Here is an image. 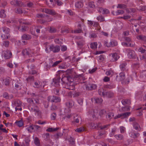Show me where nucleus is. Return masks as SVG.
Here are the masks:
<instances>
[{"instance_id": "1", "label": "nucleus", "mask_w": 146, "mask_h": 146, "mask_svg": "<svg viewBox=\"0 0 146 146\" xmlns=\"http://www.w3.org/2000/svg\"><path fill=\"white\" fill-rule=\"evenodd\" d=\"M3 33L1 36L2 38L4 39H6L8 38L9 36V29L8 28L5 27L3 28Z\"/></svg>"}, {"instance_id": "2", "label": "nucleus", "mask_w": 146, "mask_h": 146, "mask_svg": "<svg viewBox=\"0 0 146 146\" xmlns=\"http://www.w3.org/2000/svg\"><path fill=\"white\" fill-rule=\"evenodd\" d=\"M49 49L51 51H52L53 53H56L59 52L60 50V48L58 45H54L52 44L49 46Z\"/></svg>"}, {"instance_id": "3", "label": "nucleus", "mask_w": 146, "mask_h": 146, "mask_svg": "<svg viewBox=\"0 0 146 146\" xmlns=\"http://www.w3.org/2000/svg\"><path fill=\"white\" fill-rule=\"evenodd\" d=\"M27 101L29 103L31 104L37 105L39 103V100L37 97L35 98H29L27 99Z\"/></svg>"}, {"instance_id": "4", "label": "nucleus", "mask_w": 146, "mask_h": 146, "mask_svg": "<svg viewBox=\"0 0 146 146\" xmlns=\"http://www.w3.org/2000/svg\"><path fill=\"white\" fill-rule=\"evenodd\" d=\"M42 12H44L47 14L50 15H54L57 14L55 11L53 9H42Z\"/></svg>"}, {"instance_id": "5", "label": "nucleus", "mask_w": 146, "mask_h": 146, "mask_svg": "<svg viewBox=\"0 0 146 146\" xmlns=\"http://www.w3.org/2000/svg\"><path fill=\"white\" fill-rule=\"evenodd\" d=\"M11 5L15 6V7H22L24 5L23 3L20 1L13 0L11 2Z\"/></svg>"}, {"instance_id": "6", "label": "nucleus", "mask_w": 146, "mask_h": 146, "mask_svg": "<svg viewBox=\"0 0 146 146\" xmlns=\"http://www.w3.org/2000/svg\"><path fill=\"white\" fill-rule=\"evenodd\" d=\"M85 86L86 88V90H92L96 88L97 86L94 84H89L87 85H85Z\"/></svg>"}, {"instance_id": "7", "label": "nucleus", "mask_w": 146, "mask_h": 146, "mask_svg": "<svg viewBox=\"0 0 146 146\" xmlns=\"http://www.w3.org/2000/svg\"><path fill=\"white\" fill-rule=\"evenodd\" d=\"M65 86L66 88L69 90H74L75 88L74 85L72 82H68L65 84Z\"/></svg>"}, {"instance_id": "8", "label": "nucleus", "mask_w": 146, "mask_h": 146, "mask_svg": "<svg viewBox=\"0 0 146 146\" xmlns=\"http://www.w3.org/2000/svg\"><path fill=\"white\" fill-rule=\"evenodd\" d=\"M125 74L124 72H121L116 77V79L118 81H122L125 78Z\"/></svg>"}, {"instance_id": "9", "label": "nucleus", "mask_w": 146, "mask_h": 146, "mask_svg": "<svg viewBox=\"0 0 146 146\" xmlns=\"http://www.w3.org/2000/svg\"><path fill=\"white\" fill-rule=\"evenodd\" d=\"M127 52L128 53V55L130 58H133L135 57V53L134 51L129 49L127 50Z\"/></svg>"}, {"instance_id": "10", "label": "nucleus", "mask_w": 146, "mask_h": 146, "mask_svg": "<svg viewBox=\"0 0 146 146\" xmlns=\"http://www.w3.org/2000/svg\"><path fill=\"white\" fill-rule=\"evenodd\" d=\"M31 50L29 49H26L23 50L22 54L23 55L28 56L29 57L32 56L31 54Z\"/></svg>"}, {"instance_id": "11", "label": "nucleus", "mask_w": 146, "mask_h": 146, "mask_svg": "<svg viewBox=\"0 0 146 146\" xmlns=\"http://www.w3.org/2000/svg\"><path fill=\"white\" fill-rule=\"evenodd\" d=\"M62 135V133L58 132L53 135L52 136V138L54 139L56 141V142L58 140L59 138L61 137Z\"/></svg>"}, {"instance_id": "12", "label": "nucleus", "mask_w": 146, "mask_h": 146, "mask_svg": "<svg viewBox=\"0 0 146 146\" xmlns=\"http://www.w3.org/2000/svg\"><path fill=\"white\" fill-rule=\"evenodd\" d=\"M12 104L16 106V107H20L21 105V102L19 100H16L12 102Z\"/></svg>"}, {"instance_id": "13", "label": "nucleus", "mask_w": 146, "mask_h": 146, "mask_svg": "<svg viewBox=\"0 0 146 146\" xmlns=\"http://www.w3.org/2000/svg\"><path fill=\"white\" fill-rule=\"evenodd\" d=\"M106 91V90L102 88H100L99 89L98 91L99 94L101 96L103 97L105 96V94Z\"/></svg>"}, {"instance_id": "14", "label": "nucleus", "mask_w": 146, "mask_h": 146, "mask_svg": "<svg viewBox=\"0 0 146 146\" xmlns=\"http://www.w3.org/2000/svg\"><path fill=\"white\" fill-rule=\"evenodd\" d=\"M91 100L92 102L97 104H100L103 101L102 99L98 98H92Z\"/></svg>"}, {"instance_id": "15", "label": "nucleus", "mask_w": 146, "mask_h": 146, "mask_svg": "<svg viewBox=\"0 0 146 146\" xmlns=\"http://www.w3.org/2000/svg\"><path fill=\"white\" fill-rule=\"evenodd\" d=\"M117 42L115 40L111 41L109 43L108 45H107L108 47H113L117 46Z\"/></svg>"}, {"instance_id": "16", "label": "nucleus", "mask_w": 146, "mask_h": 146, "mask_svg": "<svg viewBox=\"0 0 146 146\" xmlns=\"http://www.w3.org/2000/svg\"><path fill=\"white\" fill-rule=\"evenodd\" d=\"M21 38L23 39L28 40L31 38V36L28 34H25L23 35Z\"/></svg>"}, {"instance_id": "17", "label": "nucleus", "mask_w": 146, "mask_h": 146, "mask_svg": "<svg viewBox=\"0 0 146 146\" xmlns=\"http://www.w3.org/2000/svg\"><path fill=\"white\" fill-rule=\"evenodd\" d=\"M9 53L8 50L4 51L3 52L2 56L5 59H8L9 58Z\"/></svg>"}, {"instance_id": "18", "label": "nucleus", "mask_w": 146, "mask_h": 146, "mask_svg": "<svg viewBox=\"0 0 146 146\" xmlns=\"http://www.w3.org/2000/svg\"><path fill=\"white\" fill-rule=\"evenodd\" d=\"M60 78L58 77L57 78H54L53 79V82L54 86L56 87L59 86V81Z\"/></svg>"}, {"instance_id": "19", "label": "nucleus", "mask_w": 146, "mask_h": 146, "mask_svg": "<svg viewBox=\"0 0 146 146\" xmlns=\"http://www.w3.org/2000/svg\"><path fill=\"white\" fill-rule=\"evenodd\" d=\"M133 126L134 128L136 130H140L141 127L140 125L136 122H134L133 123Z\"/></svg>"}, {"instance_id": "20", "label": "nucleus", "mask_w": 146, "mask_h": 146, "mask_svg": "<svg viewBox=\"0 0 146 146\" xmlns=\"http://www.w3.org/2000/svg\"><path fill=\"white\" fill-rule=\"evenodd\" d=\"M137 39L144 41H146V36L143 35H139L136 36Z\"/></svg>"}, {"instance_id": "21", "label": "nucleus", "mask_w": 146, "mask_h": 146, "mask_svg": "<svg viewBox=\"0 0 146 146\" xmlns=\"http://www.w3.org/2000/svg\"><path fill=\"white\" fill-rule=\"evenodd\" d=\"M126 65L127 64L126 63H123L120 64L119 66L121 70L124 71L127 70Z\"/></svg>"}, {"instance_id": "22", "label": "nucleus", "mask_w": 146, "mask_h": 146, "mask_svg": "<svg viewBox=\"0 0 146 146\" xmlns=\"http://www.w3.org/2000/svg\"><path fill=\"white\" fill-rule=\"evenodd\" d=\"M121 102L124 105H125L127 104L130 105L131 103L130 100L127 99L122 100Z\"/></svg>"}, {"instance_id": "23", "label": "nucleus", "mask_w": 146, "mask_h": 146, "mask_svg": "<svg viewBox=\"0 0 146 146\" xmlns=\"http://www.w3.org/2000/svg\"><path fill=\"white\" fill-rule=\"evenodd\" d=\"M114 113L113 112H109L106 115V118L110 120L114 116Z\"/></svg>"}, {"instance_id": "24", "label": "nucleus", "mask_w": 146, "mask_h": 146, "mask_svg": "<svg viewBox=\"0 0 146 146\" xmlns=\"http://www.w3.org/2000/svg\"><path fill=\"white\" fill-rule=\"evenodd\" d=\"M3 84L6 86H8L9 84V77H7L4 78L3 80Z\"/></svg>"}, {"instance_id": "25", "label": "nucleus", "mask_w": 146, "mask_h": 146, "mask_svg": "<svg viewBox=\"0 0 146 146\" xmlns=\"http://www.w3.org/2000/svg\"><path fill=\"white\" fill-rule=\"evenodd\" d=\"M139 133L132 132H131V137L133 138H136L139 136Z\"/></svg>"}, {"instance_id": "26", "label": "nucleus", "mask_w": 146, "mask_h": 146, "mask_svg": "<svg viewBox=\"0 0 146 146\" xmlns=\"http://www.w3.org/2000/svg\"><path fill=\"white\" fill-rule=\"evenodd\" d=\"M79 24L78 26V28H80L81 29L82 26L84 27V28H83L84 29V30L85 31V32H86L87 31V30L85 29V27L84 25L83 22V21H80L78 23Z\"/></svg>"}, {"instance_id": "27", "label": "nucleus", "mask_w": 146, "mask_h": 146, "mask_svg": "<svg viewBox=\"0 0 146 146\" xmlns=\"http://www.w3.org/2000/svg\"><path fill=\"white\" fill-rule=\"evenodd\" d=\"M72 102H73L71 100L67 102L66 103V106L68 108H72L73 105Z\"/></svg>"}, {"instance_id": "28", "label": "nucleus", "mask_w": 146, "mask_h": 146, "mask_svg": "<svg viewBox=\"0 0 146 146\" xmlns=\"http://www.w3.org/2000/svg\"><path fill=\"white\" fill-rule=\"evenodd\" d=\"M83 6L82 3L80 1H78L75 3V6L76 7L80 8L82 7Z\"/></svg>"}, {"instance_id": "29", "label": "nucleus", "mask_w": 146, "mask_h": 146, "mask_svg": "<svg viewBox=\"0 0 146 146\" xmlns=\"http://www.w3.org/2000/svg\"><path fill=\"white\" fill-rule=\"evenodd\" d=\"M42 136L44 140L46 141L50 139L49 134L48 133L43 134Z\"/></svg>"}, {"instance_id": "30", "label": "nucleus", "mask_w": 146, "mask_h": 146, "mask_svg": "<svg viewBox=\"0 0 146 146\" xmlns=\"http://www.w3.org/2000/svg\"><path fill=\"white\" fill-rule=\"evenodd\" d=\"M114 96L113 93L111 92H106L105 96L109 98L112 97Z\"/></svg>"}, {"instance_id": "31", "label": "nucleus", "mask_w": 146, "mask_h": 146, "mask_svg": "<svg viewBox=\"0 0 146 146\" xmlns=\"http://www.w3.org/2000/svg\"><path fill=\"white\" fill-rule=\"evenodd\" d=\"M104 87L105 88H108L111 89L114 88L115 87V85L113 84H110L105 85Z\"/></svg>"}, {"instance_id": "32", "label": "nucleus", "mask_w": 146, "mask_h": 146, "mask_svg": "<svg viewBox=\"0 0 146 146\" xmlns=\"http://www.w3.org/2000/svg\"><path fill=\"white\" fill-rule=\"evenodd\" d=\"M61 100V98L60 97L54 96L53 102H59Z\"/></svg>"}, {"instance_id": "33", "label": "nucleus", "mask_w": 146, "mask_h": 146, "mask_svg": "<svg viewBox=\"0 0 146 146\" xmlns=\"http://www.w3.org/2000/svg\"><path fill=\"white\" fill-rule=\"evenodd\" d=\"M100 123H99L97 125V127H99L101 129H103L107 128L110 125H104L102 126L100 125Z\"/></svg>"}, {"instance_id": "34", "label": "nucleus", "mask_w": 146, "mask_h": 146, "mask_svg": "<svg viewBox=\"0 0 146 146\" xmlns=\"http://www.w3.org/2000/svg\"><path fill=\"white\" fill-rule=\"evenodd\" d=\"M69 78L66 76H64L61 79V80L62 81L63 83L65 84L68 81Z\"/></svg>"}, {"instance_id": "35", "label": "nucleus", "mask_w": 146, "mask_h": 146, "mask_svg": "<svg viewBox=\"0 0 146 146\" xmlns=\"http://www.w3.org/2000/svg\"><path fill=\"white\" fill-rule=\"evenodd\" d=\"M112 56L115 60V61L117 60L118 59L119 57V56L117 55V54L116 53H114L111 54Z\"/></svg>"}, {"instance_id": "36", "label": "nucleus", "mask_w": 146, "mask_h": 146, "mask_svg": "<svg viewBox=\"0 0 146 146\" xmlns=\"http://www.w3.org/2000/svg\"><path fill=\"white\" fill-rule=\"evenodd\" d=\"M122 115L121 119H123L126 117H127L130 114V112H127L123 113H121Z\"/></svg>"}, {"instance_id": "37", "label": "nucleus", "mask_w": 146, "mask_h": 146, "mask_svg": "<svg viewBox=\"0 0 146 146\" xmlns=\"http://www.w3.org/2000/svg\"><path fill=\"white\" fill-rule=\"evenodd\" d=\"M15 11L16 13L19 14H22L23 12L21 9L20 8H17L15 9Z\"/></svg>"}, {"instance_id": "38", "label": "nucleus", "mask_w": 146, "mask_h": 146, "mask_svg": "<svg viewBox=\"0 0 146 146\" xmlns=\"http://www.w3.org/2000/svg\"><path fill=\"white\" fill-rule=\"evenodd\" d=\"M58 109L57 106L55 104H52L50 107V110L52 111H56Z\"/></svg>"}, {"instance_id": "39", "label": "nucleus", "mask_w": 146, "mask_h": 146, "mask_svg": "<svg viewBox=\"0 0 146 146\" xmlns=\"http://www.w3.org/2000/svg\"><path fill=\"white\" fill-rule=\"evenodd\" d=\"M93 26L95 27H96L97 28L95 29L96 30H99L100 29L99 23L97 22H94Z\"/></svg>"}, {"instance_id": "40", "label": "nucleus", "mask_w": 146, "mask_h": 146, "mask_svg": "<svg viewBox=\"0 0 146 146\" xmlns=\"http://www.w3.org/2000/svg\"><path fill=\"white\" fill-rule=\"evenodd\" d=\"M34 143L37 146H40V141L38 138L37 137H35L34 139Z\"/></svg>"}, {"instance_id": "41", "label": "nucleus", "mask_w": 146, "mask_h": 146, "mask_svg": "<svg viewBox=\"0 0 146 146\" xmlns=\"http://www.w3.org/2000/svg\"><path fill=\"white\" fill-rule=\"evenodd\" d=\"M58 129H59V128H57V127L56 128H48L46 130V131H48V132H50L54 131H55L57 130Z\"/></svg>"}, {"instance_id": "42", "label": "nucleus", "mask_w": 146, "mask_h": 146, "mask_svg": "<svg viewBox=\"0 0 146 146\" xmlns=\"http://www.w3.org/2000/svg\"><path fill=\"white\" fill-rule=\"evenodd\" d=\"M115 137L117 139L119 140H122L123 138V136L121 134L115 135Z\"/></svg>"}, {"instance_id": "43", "label": "nucleus", "mask_w": 146, "mask_h": 146, "mask_svg": "<svg viewBox=\"0 0 146 146\" xmlns=\"http://www.w3.org/2000/svg\"><path fill=\"white\" fill-rule=\"evenodd\" d=\"M6 16V14L4 10H1L0 11V17H1L4 18Z\"/></svg>"}, {"instance_id": "44", "label": "nucleus", "mask_w": 146, "mask_h": 146, "mask_svg": "<svg viewBox=\"0 0 146 146\" xmlns=\"http://www.w3.org/2000/svg\"><path fill=\"white\" fill-rule=\"evenodd\" d=\"M25 141L26 146H29V142L30 141L29 137H26L25 139Z\"/></svg>"}, {"instance_id": "45", "label": "nucleus", "mask_w": 146, "mask_h": 146, "mask_svg": "<svg viewBox=\"0 0 146 146\" xmlns=\"http://www.w3.org/2000/svg\"><path fill=\"white\" fill-rule=\"evenodd\" d=\"M15 123L16 125L19 127H21L23 125V123L22 120H20L18 121H16Z\"/></svg>"}, {"instance_id": "46", "label": "nucleus", "mask_w": 146, "mask_h": 146, "mask_svg": "<svg viewBox=\"0 0 146 146\" xmlns=\"http://www.w3.org/2000/svg\"><path fill=\"white\" fill-rule=\"evenodd\" d=\"M97 19L100 22H103L105 21L104 17L102 15H100L98 17Z\"/></svg>"}, {"instance_id": "47", "label": "nucleus", "mask_w": 146, "mask_h": 146, "mask_svg": "<svg viewBox=\"0 0 146 146\" xmlns=\"http://www.w3.org/2000/svg\"><path fill=\"white\" fill-rule=\"evenodd\" d=\"M54 96H49L47 98L48 101L49 102H53Z\"/></svg>"}, {"instance_id": "48", "label": "nucleus", "mask_w": 146, "mask_h": 146, "mask_svg": "<svg viewBox=\"0 0 146 146\" xmlns=\"http://www.w3.org/2000/svg\"><path fill=\"white\" fill-rule=\"evenodd\" d=\"M90 47L92 49H95L97 47V42L91 43L90 44Z\"/></svg>"}, {"instance_id": "49", "label": "nucleus", "mask_w": 146, "mask_h": 146, "mask_svg": "<svg viewBox=\"0 0 146 146\" xmlns=\"http://www.w3.org/2000/svg\"><path fill=\"white\" fill-rule=\"evenodd\" d=\"M3 45L6 47H8L9 45V42L8 41L5 40L3 41Z\"/></svg>"}, {"instance_id": "50", "label": "nucleus", "mask_w": 146, "mask_h": 146, "mask_svg": "<svg viewBox=\"0 0 146 146\" xmlns=\"http://www.w3.org/2000/svg\"><path fill=\"white\" fill-rule=\"evenodd\" d=\"M56 31V29L54 27H50L49 29V32L50 33H54Z\"/></svg>"}, {"instance_id": "51", "label": "nucleus", "mask_w": 146, "mask_h": 146, "mask_svg": "<svg viewBox=\"0 0 146 146\" xmlns=\"http://www.w3.org/2000/svg\"><path fill=\"white\" fill-rule=\"evenodd\" d=\"M106 113V111L104 109L101 110L99 112V115L102 116L103 115L105 114Z\"/></svg>"}, {"instance_id": "52", "label": "nucleus", "mask_w": 146, "mask_h": 146, "mask_svg": "<svg viewBox=\"0 0 146 146\" xmlns=\"http://www.w3.org/2000/svg\"><path fill=\"white\" fill-rule=\"evenodd\" d=\"M126 7L125 5L123 4H118L117 7V8H119L121 9H124Z\"/></svg>"}, {"instance_id": "53", "label": "nucleus", "mask_w": 146, "mask_h": 146, "mask_svg": "<svg viewBox=\"0 0 146 146\" xmlns=\"http://www.w3.org/2000/svg\"><path fill=\"white\" fill-rule=\"evenodd\" d=\"M34 80V77L32 76H30L28 78H27V80L28 81H31Z\"/></svg>"}, {"instance_id": "54", "label": "nucleus", "mask_w": 146, "mask_h": 146, "mask_svg": "<svg viewBox=\"0 0 146 146\" xmlns=\"http://www.w3.org/2000/svg\"><path fill=\"white\" fill-rule=\"evenodd\" d=\"M60 89L59 88H55L54 90V93L58 95H59Z\"/></svg>"}, {"instance_id": "55", "label": "nucleus", "mask_w": 146, "mask_h": 146, "mask_svg": "<svg viewBox=\"0 0 146 146\" xmlns=\"http://www.w3.org/2000/svg\"><path fill=\"white\" fill-rule=\"evenodd\" d=\"M34 128L32 125H30L29 127H27L26 128L27 130L29 132H31Z\"/></svg>"}, {"instance_id": "56", "label": "nucleus", "mask_w": 146, "mask_h": 146, "mask_svg": "<svg viewBox=\"0 0 146 146\" xmlns=\"http://www.w3.org/2000/svg\"><path fill=\"white\" fill-rule=\"evenodd\" d=\"M35 60L34 58H29L25 61V62L27 63L34 62Z\"/></svg>"}, {"instance_id": "57", "label": "nucleus", "mask_w": 146, "mask_h": 146, "mask_svg": "<svg viewBox=\"0 0 146 146\" xmlns=\"http://www.w3.org/2000/svg\"><path fill=\"white\" fill-rule=\"evenodd\" d=\"M27 28L28 27L27 26H22L21 28L20 29V30L22 32H24L27 31Z\"/></svg>"}, {"instance_id": "58", "label": "nucleus", "mask_w": 146, "mask_h": 146, "mask_svg": "<svg viewBox=\"0 0 146 146\" xmlns=\"http://www.w3.org/2000/svg\"><path fill=\"white\" fill-rule=\"evenodd\" d=\"M68 140L71 144L73 145L74 144V139L72 137H70L68 138Z\"/></svg>"}, {"instance_id": "59", "label": "nucleus", "mask_w": 146, "mask_h": 146, "mask_svg": "<svg viewBox=\"0 0 146 146\" xmlns=\"http://www.w3.org/2000/svg\"><path fill=\"white\" fill-rule=\"evenodd\" d=\"M18 21L21 24H23L27 25H29V24H30L29 23H25L24 22V20H23L22 19H19V20Z\"/></svg>"}, {"instance_id": "60", "label": "nucleus", "mask_w": 146, "mask_h": 146, "mask_svg": "<svg viewBox=\"0 0 146 146\" xmlns=\"http://www.w3.org/2000/svg\"><path fill=\"white\" fill-rule=\"evenodd\" d=\"M139 11H144L146 10V6L145 5L140 6L138 9Z\"/></svg>"}, {"instance_id": "61", "label": "nucleus", "mask_w": 146, "mask_h": 146, "mask_svg": "<svg viewBox=\"0 0 146 146\" xmlns=\"http://www.w3.org/2000/svg\"><path fill=\"white\" fill-rule=\"evenodd\" d=\"M84 130V129L83 127H81L79 128H77L76 130L75 131L78 132H81L82 131H83Z\"/></svg>"}, {"instance_id": "62", "label": "nucleus", "mask_w": 146, "mask_h": 146, "mask_svg": "<svg viewBox=\"0 0 146 146\" xmlns=\"http://www.w3.org/2000/svg\"><path fill=\"white\" fill-rule=\"evenodd\" d=\"M82 32V29L80 28H78V29L74 31V33H78Z\"/></svg>"}, {"instance_id": "63", "label": "nucleus", "mask_w": 146, "mask_h": 146, "mask_svg": "<svg viewBox=\"0 0 146 146\" xmlns=\"http://www.w3.org/2000/svg\"><path fill=\"white\" fill-rule=\"evenodd\" d=\"M32 112H34L36 113H37L38 114V113L39 112V110L36 106H35V108L33 109V110Z\"/></svg>"}, {"instance_id": "64", "label": "nucleus", "mask_w": 146, "mask_h": 146, "mask_svg": "<svg viewBox=\"0 0 146 146\" xmlns=\"http://www.w3.org/2000/svg\"><path fill=\"white\" fill-rule=\"evenodd\" d=\"M56 114L55 113H52L51 115V119L52 120H54L56 118Z\"/></svg>"}]
</instances>
